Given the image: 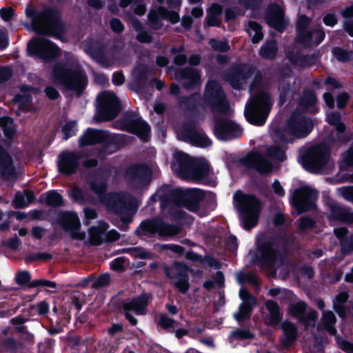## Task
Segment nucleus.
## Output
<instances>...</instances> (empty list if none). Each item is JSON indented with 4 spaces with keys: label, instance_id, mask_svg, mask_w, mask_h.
Returning <instances> with one entry per match:
<instances>
[{
    "label": "nucleus",
    "instance_id": "f257e3e1",
    "mask_svg": "<svg viewBox=\"0 0 353 353\" xmlns=\"http://www.w3.org/2000/svg\"><path fill=\"white\" fill-rule=\"evenodd\" d=\"M159 200L162 212L172 221L182 222L188 215L180 209L184 208L192 212H198L205 199V190L192 188L185 190L173 188L169 184H163L159 190Z\"/></svg>",
    "mask_w": 353,
    "mask_h": 353
},
{
    "label": "nucleus",
    "instance_id": "f03ea898",
    "mask_svg": "<svg viewBox=\"0 0 353 353\" xmlns=\"http://www.w3.org/2000/svg\"><path fill=\"white\" fill-rule=\"evenodd\" d=\"M296 237L293 234H276L268 239L256 241V248L252 256V263L264 270H276L278 260L283 259L294 245Z\"/></svg>",
    "mask_w": 353,
    "mask_h": 353
},
{
    "label": "nucleus",
    "instance_id": "7ed1b4c3",
    "mask_svg": "<svg viewBox=\"0 0 353 353\" xmlns=\"http://www.w3.org/2000/svg\"><path fill=\"white\" fill-rule=\"evenodd\" d=\"M26 17L31 19L34 32L58 39L65 32V26L60 11L54 7L44 6L39 11L34 8L26 10Z\"/></svg>",
    "mask_w": 353,
    "mask_h": 353
},
{
    "label": "nucleus",
    "instance_id": "20e7f679",
    "mask_svg": "<svg viewBox=\"0 0 353 353\" xmlns=\"http://www.w3.org/2000/svg\"><path fill=\"white\" fill-rule=\"evenodd\" d=\"M52 80L55 85L80 97L88 85V77L80 67L73 68L68 61H59L52 67Z\"/></svg>",
    "mask_w": 353,
    "mask_h": 353
},
{
    "label": "nucleus",
    "instance_id": "39448f33",
    "mask_svg": "<svg viewBox=\"0 0 353 353\" xmlns=\"http://www.w3.org/2000/svg\"><path fill=\"white\" fill-rule=\"evenodd\" d=\"M234 201L241 215L243 229L251 230L258 224L263 206L261 201L253 194L238 190L234 195Z\"/></svg>",
    "mask_w": 353,
    "mask_h": 353
},
{
    "label": "nucleus",
    "instance_id": "423d86ee",
    "mask_svg": "<svg viewBox=\"0 0 353 353\" xmlns=\"http://www.w3.org/2000/svg\"><path fill=\"white\" fill-rule=\"evenodd\" d=\"M314 129L312 119L306 115L292 114L286 125L274 130V137L285 143H292L294 138H305Z\"/></svg>",
    "mask_w": 353,
    "mask_h": 353
},
{
    "label": "nucleus",
    "instance_id": "0eeeda50",
    "mask_svg": "<svg viewBox=\"0 0 353 353\" xmlns=\"http://www.w3.org/2000/svg\"><path fill=\"white\" fill-rule=\"evenodd\" d=\"M125 143V135H111L108 130L88 128L79 138L80 147L102 145L109 154L117 151Z\"/></svg>",
    "mask_w": 353,
    "mask_h": 353
},
{
    "label": "nucleus",
    "instance_id": "6e6552de",
    "mask_svg": "<svg viewBox=\"0 0 353 353\" xmlns=\"http://www.w3.org/2000/svg\"><path fill=\"white\" fill-rule=\"evenodd\" d=\"M272 102L268 92L260 91L247 104L244 111L246 120L252 125L262 126L270 114Z\"/></svg>",
    "mask_w": 353,
    "mask_h": 353
},
{
    "label": "nucleus",
    "instance_id": "1a4fd4ad",
    "mask_svg": "<svg viewBox=\"0 0 353 353\" xmlns=\"http://www.w3.org/2000/svg\"><path fill=\"white\" fill-rule=\"evenodd\" d=\"M114 127L118 130L136 135L143 142L148 141L150 137L151 128L136 112L127 110L114 123Z\"/></svg>",
    "mask_w": 353,
    "mask_h": 353
},
{
    "label": "nucleus",
    "instance_id": "9d476101",
    "mask_svg": "<svg viewBox=\"0 0 353 353\" xmlns=\"http://www.w3.org/2000/svg\"><path fill=\"white\" fill-rule=\"evenodd\" d=\"M331 156V149L325 143L307 148L301 155L303 168L313 174H319L325 168Z\"/></svg>",
    "mask_w": 353,
    "mask_h": 353
},
{
    "label": "nucleus",
    "instance_id": "9b49d317",
    "mask_svg": "<svg viewBox=\"0 0 353 353\" xmlns=\"http://www.w3.org/2000/svg\"><path fill=\"white\" fill-rule=\"evenodd\" d=\"M97 112L94 119L98 122L112 121L121 112L120 101L113 92H102L97 96Z\"/></svg>",
    "mask_w": 353,
    "mask_h": 353
},
{
    "label": "nucleus",
    "instance_id": "f8f14e48",
    "mask_svg": "<svg viewBox=\"0 0 353 353\" xmlns=\"http://www.w3.org/2000/svg\"><path fill=\"white\" fill-rule=\"evenodd\" d=\"M28 54L37 57L45 63H50L61 54V50L53 41L41 37L32 39L27 45Z\"/></svg>",
    "mask_w": 353,
    "mask_h": 353
},
{
    "label": "nucleus",
    "instance_id": "ddd939ff",
    "mask_svg": "<svg viewBox=\"0 0 353 353\" xmlns=\"http://www.w3.org/2000/svg\"><path fill=\"white\" fill-rule=\"evenodd\" d=\"M203 101L212 110L219 113H226L230 109L225 93L221 84L216 80L207 83L203 93Z\"/></svg>",
    "mask_w": 353,
    "mask_h": 353
},
{
    "label": "nucleus",
    "instance_id": "4468645a",
    "mask_svg": "<svg viewBox=\"0 0 353 353\" xmlns=\"http://www.w3.org/2000/svg\"><path fill=\"white\" fill-rule=\"evenodd\" d=\"M165 276L172 280L173 287L179 292L185 294L190 289V268L182 261H174L171 265L163 267Z\"/></svg>",
    "mask_w": 353,
    "mask_h": 353
},
{
    "label": "nucleus",
    "instance_id": "2eb2a0df",
    "mask_svg": "<svg viewBox=\"0 0 353 353\" xmlns=\"http://www.w3.org/2000/svg\"><path fill=\"white\" fill-rule=\"evenodd\" d=\"M124 179L132 188L136 190H141L147 188L150 184L152 170L146 164L132 163L125 169Z\"/></svg>",
    "mask_w": 353,
    "mask_h": 353
},
{
    "label": "nucleus",
    "instance_id": "dca6fc26",
    "mask_svg": "<svg viewBox=\"0 0 353 353\" xmlns=\"http://www.w3.org/2000/svg\"><path fill=\"white\" fill-rule=\"evenodd\" d=\"M319 192L305 185L296 188L292 196L291 203L299 214H303L316 208V201Z\"/></svg>",
    "mask_w": 353,
    "mask_h": 353
},
{
    "label": "nucleus",
    "instance_id": "f3484780",
    "mask_svg": "<svg viewBox=\"0 0 353 353\" xmlns=\"http://www.w3.org/2000/svg\"><path fill=\"white\" fill-rule=\"evenodd\" d=\"M104 202L109 212L120 216L121 222L128 224L132 219L129 213V203L126 196L120 192H110L105 195Z\"/></svg>",
    "mask_w": 353,
    "mask_h": 353
},
{
    "label": "nucleus",
    "instance_id": "a211bd4d",
    "mask_svg": "<svg viewBox=\"0 0 353 353\" xmlns=\"http://www.w3.org/2000/svg\"><path fill=\"white\" fill-rule=\"evenodd\" d=\"M255 70L256 68L252 65L235 64L225 73L224 79L234 90H240L246 81L254 74Z\"/></svg>",
    "mask_w": 353,
    "mask_h": 353
},
{
    "label": "nucleus",
    "instance_id": "6ab92c4d",
    "mask_svg": "<svg viewBox=\"0 0 353 353\" xmlns=\"http://www.w3.org/2000/svg\"><path fill=\"white\" fill-rule=\"evenodd\" d=\"M213 134L219 141H229L241 137L243 129L230 119L219 117L214 120Z\"/></svg>",
    "mask_w": 353,
    "mask_h": 353
},
{
    "label": "nucleus",
    "instance_id": "aec40b11",
    "mask_svg": "<svg viewBox=\"0 0 353 353\" xmlns=\"http://www.w3.org/2000/svg\"><path fill=\"white\" fill-rule=\"evenodd\" d=\"M239 163L243 167L252 169L261 175H267L273 170L272 163L259 151L251 150L239 159Z\"/></svg>",
    "mask_w": 353,
    "mask_h": 353
},
{
    "label": "nucleus",
    "instance_id": "412c9836",
    "mask_svg": "<svg viewBox=\"0 0 353 353\" xmlns=\"http://www.w3.org/2000/svg\"><path fill=\"white\" fill-rule=\"evenodd\" d=\"M57 221L64 230L70 231L71 239L79 241L85 239V232H80L81 223L77 213L71 211L60 212Z\"/></svg>",
    "mask_w": 353,
    "mask_h": 353
},
{
    "label": "nucleus",
    "instance_id": "4be33fe9",
    "mask_svg": "<svg viewBox=\"0 0 353 353\" xmlns=\"http://www.w3.org/2000/svg\"><path fill=\"white\" fill-rule=\"evenodd\" d=\"M81 155L74 151H61L57 159L58 172L65 176L75 174L79 167Z\"/></svg>",
    "mask_w": 353,
    "mask_h": 353
},
{
    "label": "nucleus",
    "instance_id": "5701e85b",
    "mask_svg": "<svg viewBox=\"0 0 353 353\" xmlns=\"http://www.w3.org/2000/svg\"><path fill=\"white\" fill-rule=\"evenodd\" d=\"M267 24L279 32H283L288 27L284 19V11L277 3L268 6L265 17Z\"/></svg>",
    "mask_w": 353,
    "mask_h": 353
},
{
    "label": "nucleus",
    "instance_id": "b1692460",
    "mask_svg": "<svg viewBox=\"0 0 353 353\" xmlns=\"http://www.w3.org/2000/svg\"><path fill=\"white\" fill-rule=\"evenodd\" d=\"M188 177L200 181L205 185L211 187L216 185V183L210 177V167L205 160H196Z\"/></svg>",
    "mask_w": 353,
    "mask_h": 353
},
{
    "label": "nucleus",
    "instance_id": "393cba45",
    "mask_svg": "<svg viewBox=\"0 0 353 353\" xmlns=\"http://www.w3.org/2000/svg\"><path fill=\"white\" fill-rule=\"evenodd\" d=\"M329 214L327 219L330 221H339L342 223H353V212L351 208L333 201L328 205Z\"/></svg>",
    "mask_w": 353,
    "mask_h": 353
},
{
    "label": "nucleus",
    "instance_id": "a878e982",
    "mask_svg": "<svg viewBox=\"0 0 353 353\" xmlns=\"http://www.w3.org/2000/svg\"><path fill=\"white\" fill-rule=\"evenodd\" d=\"M317 103L318 97L315 91L306 89L303 91L302 96L298 101V106L303 113L315 115L320 111Z\"/></svg>",
    "mask_w": 353,
    "mask_h": 353
},
{
    "label": "nucleus",
    "instance_id": "bb28decb",
    "mask_svg": "<svg viewBox=\"0 0 353 353\" xmlns=\"http://www.w3.org/2000/svg\"><path fill=\"white\" fill-rule=\"evenodd\" d=\"M0 176L2 180H10L17 176L12 156L0 143Z\"/></svg>",
    "mask_w": 353,
    "mask_h": 353
},
{
    "label": "nucleus",
    "instance_id": "cd10ccee",
    "mask_svg": "<svg viewBox=\"0 0 353 353\" xmlns=\"http://www.w3.org/2000/svg\"><path fill=\"white\" fill-rule=\"evenodd\" d=\"M176 75L177 77L184 80L182 83V87L188 91L193 90L200 85L201 75L199 71L196 69L185 67L181 68Z\"/></svg>",
    "mask_w": 353,
    "mask_h": 353
},
{
    "label": "nucleus",
    "instance_id": "c85d7f7f",
    "mask_svg": "<svg viewBox=\"0 0 353 353\" xmlns=\"http://www.w3.org/2000/svg\"><path fill=\"white\" fill-rule=\"evenodd\" d=\"M151 295L150 293H141L137 296L133 297L130 301L123 303V310H132L137 315H145L149 305Z\"/></svg>",
    "mask_w": 353,
    "mask_h": 353
},
{
    "label": "nucleus",
    "instance_id": "c756f323",
    "mask_svg": "<svg viewBox=\"0 0 353 353\" xmlns=\"http://www.w3.org/2000/svg\"><path fill=\"white\" fill-rule=\"evenodd\" d=\"M319 54L314 52L310 54H301L299 52L292 53L288 56L289 61L301 68H310L316 64Z\"/></svg>",
    "mask_w": 353,
    "mask_h": 353
},
{
    "label": "nucleus",
    "instance_id": "7c9ffc66",
    "mask_svg": "<svg viewBox=\"0 0 353 353\" xmlns=\"http://www.w3.org/2000/svg\"><path fill=\"white\" fill-rule=\"evenodd\" d=\"M283 330V338L281 345L285 347L290 346L296 339L298 330L296 325L289 321H285L281 325Z\"/></svg>",
    "mask_w": 353,
    "mask_h": 353
},
{
    "label": "nucleus",
    "instance_id": "2f4dec72",
    "mask_svg": "<svg viewBox=\"0 0 353 353\" xmlns=\"http://www.w3.org/2000/svg\"><path fill=\"white\" fill-rule=\"evenodd\" d=\"M265 307L269 312L270 316L265 321V323L272 327L279 325L282 320L283 315L280 312L278 303L269 299L265 302Z\"/></svg>",
    "mask_w": 353,
    "mask_h": 353
},
{
    "label": "nucleus",
    "instance_id": "473e14b6",
    "mask_svg": "<svg viewBox=\"0 0 353 353\" xmlns=\"http://www.w3.org/2000/svg\"><path fill=\"white\" fill-rule=\"evenodd\" d=\"M158 217L146 219L139 224L135 230L137 236H147L152 237L157 232Z\"/></svg>",
    "mask_w": 353,
    "mask_h": 353
},
{
    "label": "nucleus",
    "instance_id": "72a5a7b5",
    "mask_svg": "<svg viewBox=\"0 0 353 353\" xmlns=\"http://www.w3.org/2000/svg\"><path fill=\"white\" fill-rule=\"evenodd\" d=\"M176 160L179 165V171L181 175L188 177L196 159H193L188 154L180 152L176 154Z\"/></svg>",
    "mask_w": 353,
    "mask_h": 353
},
{
    "label": "nucleus",
    "instance_id": "f704fd0d",
    "mask_svg": "<svg viewBox=\"0 0 353 353\" xmlns=\"http://www.w3.org/2000/svg\"><path fill=\"white\" fill-rule=\"evenodd\" d=\"M35 194L31 190H24L23 194L21 192L15 193L12 205L15 209H23L35 200Z\"/></svg>",
    "mask_w": 353,
    "mask_h": 353
},
{
    "label": "nucleus",
    "instance_id": "c9c22d12",
    "mask_svg": "<svg viewBox=\"0 0 353 353\" xmlns=\"http://www.w3.org/2000/svg\"><path fill=\"white\" fill-rule=\"evenodd\" d=\"M279 104L283 105L288 101L291 100L295 94L294 83L288 81H281L278 86Z\"/></svg>",
    "mask_w": 353,
    "mask_h": 353
},
{
    "label": "nucleus",
    "instance_id": "e433bc0d",
    "mask_svg": "<svg viewBox=\"0 0 353 353\" xmlns=\"http://www.w3.org/2000/svg\"><path fill=\"white\" fill-rule=\"evenodd\" d=\"M103 170L98 168L94 171L95 179L90 183V187L92 192L99 196H102L108 190L107 181L101 176Z\"/></svg>",
    "mask_w": 353,
    "mask_h": 353
},
{
    "label": "nucleus",
    "instance_id": "4c0bfd02",
    "mask_svg": "<svg viewBox=\"0 0 353 353\" xmlns=\"http://www.w3.org/2000/svg\"><path fill=\"white\" fill-rule=\"evenodd\" d=\"M39 201L52 208H59L64 204L62 195L54 190L48 191L45 194H41L39 197Z\"/></svg>",
    "mask_w": 353,
    "mask_h": 353
},
{
    "label": "nucleus",
    "instance_id": "58836bf2",
    "mask_svg": "<svg viewBox=\"0 0 353 353\" xmlns=\"http://www.w3.org/2000/svg\"><path fill=\"white\" fill-rule=\"evenodd\" d=\"M256 303H252V302H247L244 301L239 306V310L234 313V319L239 323L241 324L243 322L250 320L253 312V306Z\"/></svg>",
    "mask_w": 353,
    "mask_h": 353
},
{
    "label": "nucleus",
    "instance_id": "ea45409f",
    "mask_svg": "<svg viewBox=\"0 0 353 353\" xmlns=\"http://www.w3.org/2000/svg\"><path fill=\"white\" fill-rule=\"evenodd\" d=\"M278 53L276 41L274 39L267 40L261 46L259 52V56L267 60L274 59Z\"/></svg>",
    "mask_w": 353,
    "mask_h": 353
},
{
    "label": "nucleus",
    "instance_id": "a19ab883",
    "mask_svg": "<svg viewBox=\"0 0 353 353\" xmlns=\"http://www.w3.org/2000/svg\"><path fill=\"white\" fill-rule=\"evenodd\" d=\"M198 131L194 121H187L182 122L179 134L182 141L190 143Z\"/></svg>",
    "mask_w": 353,
    "mask_h": 353
},
{
    "label": "nucleus",
    "instance_id": "79ce46f5",
    "mask_svg": "<svg viewBox=\"0 0 353 353\" xmlns=\"http://www.w3.org/2000/svg\"><path fill=\"white\" fill-rule=\"evenodd\" d=\"M248 27L250 30H248V32L252 37V43L256 44L259 43L263 38L261 25L256 21H249Z\"/></svg>",
    "mask_w": 353,
    "mask_h": 353
},
{
    "label": "nucleus",
    "instance_id": "37998d69",
    "mask_svg": "<svg viewBox=\"0 0 353 353\" xmlns=\"http://www.w3.org/2000/svg\"><path fill=\"white\" fill-rule=\"evenodd\" d=\"M216 196L213 192L205 191V199L202 200L201 207H203L204 215H207L216 208Z\"/></svg>",
    "mask_w": 353,
    "mask_h": 353
},
{
    "label": "nucleus",
    "instance_id": "c03bdc74",
    "mask_svg": "<svg viewBox=\"0 0 353 353\" xmlns=\"http://www.w3.org/2000/svg\"><path fill=\"white\" fill-rule=\"evenodd\" d=\"M160 237L172 236L177 234L175 225L169 224L162 219L158 218L157 232Z\"/></svg>",
    "mask_w": 353,
    "mask_h": 353
},
{
    "label": "nucleus",
    "instance_id": "a18cd8bd",
    "mask_svg": "<svg viewBox=\"0 0 353 353\" xmlns=\"http://www.w3.org/2000/svg\"><path fill=\"white\" fill-rule=\"evenodd\" d=\"M14 123V119L9 116H3L0 117V128L3 131L4 136L12 139L16 134L15 129L11 125Z\"/></svg>",
    "mask_w": 353,
    "mask_h": 353
},
{
    "label": "nucleus",
    "instance_id": "49530a36",
    "mask_svg": "<svg viewBox=\"0 0 353 353\" xmlns=\"http://www.w3.org/2000/svg\"><path fill=\"white\" fill-rule=\"evenodd\" d=\"M201 96L198 93L192 94L183 99L182 103L189 111L197 112L201 106Z\"/></svg>",
    "mask_w": 353,
    "mask_h": 353
},
{
    "label": "nucleus",
    "instance_id": "de8ad7c7",
    "mask_svg": "<svg viewBox=\"0 0 353 353\" xmlns=\"http://www.w3.org/2000/svg\"><path fill=\"white\" fill-rule=\"evenodd\" d=\"M194 146L205 148L212 145V140L207 136L203 129H199L194 139L189 143Z\"/></svg>",
    "mask_w": 353,
    "mask_h": 353
},
{
    "label": "nucleus",
    "instance_id": "09e8293b",
    "mask_svg": "<svg viewBox=\"0 0 353 353\" xmlns=\"http://www.w3.org/2000/svg\"><path fill=\"white\" fill-rule=\"evenodd\" d=\"M12 101L14 104L18 105L19 110L23 112H27L32 104V97L29 94H17L14 97Z\"/></svg>",
    "mask_w": 353,
    "mask_h": 353
},
{
    "label": "nucleus",
    "instance_id": "8fccbe9b",
    "mask_svg": "<svg viewBox=\"0 0 353 353\" xmlns=\"http://www.w3.org/2000/svg\"><path fill=\"white\" fill-rule=\"evenodd\" d=\"M89 234L88 244L90 245L98 246L102 244L103 240L102 238L103 230L97 226H91L88 228Z\"/></svg>",
    "mask_w": 353,
    "mask_h": 353
},
{
    "label": "nucleus",
    "instance_id": "3c124183",
    "mask_svg": "<svg viewBox=\"0 0 353 353\" xmlns=\"http://www.w3.org/2000/svg\"><path fill=\"white\" fill-rule=\"evenodd\" d=\"M306 308V303L303 301H299L290 306L289 313L290 315L296 318L301 322V320H303Z\"/></svg>",
    "mask_w": 353,
    "mask_h": 353
},
{
    "label": "nucleus",
    "instance_id": "603ef678",
    "mask_svg": "<svg viewBox=\"0 0 353 353\" xmlns=\"http://www.w3.org/2000/svg\"><path fill=\"white\" fill-rule=\"evenodd\" d=\"M333 56L341 63L350 62L353 57V51L344 49L341 47H334L332 49Z\"/></svg>",
    "mask_w": 353,
    "mask_h": 353
},
{
    "label": "nucleus",
    "instance_id": "864d4df0",
    "mask_svg": "<svg viewBox=\"0 0 353 353\" xmlns=\"http://www.w3.org/2000/svg\"><path fill=\"white\" fill-rule=\"evenodd\" d=\"M314 36V30H303L296 32L295 41L304 47H310L312 45V38Z\"/></svg>",
    "mask_w": 353,
    "mask_h": 353
},
{
    "label": "nucleus",
    "instance_id": "5fc2aeb1",
    "mask_svg": "<svg viewBox=\"0 0 353 353\" xmlns=\"http://www.w3.org/2000/svg\"><path fill=\"white\" fill-rule=\"evenodd\" d=\"M0 350L7 353H18V343L12 337L0 341Z\"/></svg>",
    "mask_w": 353,
    "mask_h": 353
},
{
    "label": "nucleus",
    "instance_id": "6e6d98bb",
    "mask_svg": "<svg viewBox=\"0 0 353 353\" xmlns=\"http://www.w3.org/2000/svg\"><path fill=\"white\" fill-rule=\"evenodd\" d=\"M91 56L96 61L101 64H106L108 58L104 48L102 46H92L90 48Z\"/></svg>",
    "mask_w": 353,
    "mask_h": 353
},
{
    "label": "nucleus",
    "instance_id": "4d7b16f0",
    "mask_svg": "<svg viewBox=\"0 0 353 353\" xmlns=\"http://www.w3.org/2000/svg\"><path fill=\"white\" fill-rule=\"evenodd\" d=\"M211 48L219 52H227L230 50L229 42L226 39H210L208 42Z\"/></svg>",
    "mask_w": 353,
    "mask_h": 353
},
{
    "label": "nucleus",
    "instance_id": "13d9d810",
    "mask_svg": "<svg viewBox=\"0 0 353 353\" xmlns=\"http://www.w3.org/2000/svg\"><path fill=\"white\" fill-rule=\"evenodd\" d=\"M254 337V334L248 329L236 328L230 333V338L236 340L253 339Z\"/></svg>",
    "mask_w": 353,
    "mask_h": 353
},
{
    "label": "nucleus",
    "instance_id": "bf43d9fd",
    "mask_svg": "<svg viewBox=\"0 0 353 353\" xmlns=\"http://www.w3.org/2000/svg\"><path fill=\"white\" fill-rule=\"evenodd\" d=\"M268 156L280 161H283L286 159L285 148L281 145H274L268 149Z\"/></svg>",
    "mask_w": 353,
    "mask_h": 353
},
{
    "label": "nucleus",
    "instance_id": "052dcab7",
    "mask_svg": "<svg viewBox=\"0 0 353 353\" xmlns=\"http://www.w3.org/2000/svg\"><path fill=\"white\" fill-rule=\"evenodd\" d=\"M111 282V277L108 273H103L100 274L96 279H94L91 284V288L93 289H100L103 287L108 286Z\"/></svg>",
    "mask_w": 353,
    "mask_h": 353
},
{
    "label": "nucleus",
    "instance_id": "680f3d73",
    "mask_svg": "<svg viewBox=\"0 0 353 353\" xmlns=\"http://www.w3.org/2000/svg\"><path fill=\"white\" fill-rule=\"evenodd\" d=\"M148 19L150 23V27L152 30H159L162 28L163 24L157 11H150L148 14Z\"/></svg>",
    "mask_w": 353,
    "mask_h": 353
},
{
    "label": "nucleus",
    "instance_id": "e2e57ef3",
    "mask_svg": "<svg viewBox=\"0 0 353 353\" xmlns=\"http://www.w3.org/2000/svg\"><path fill=\"white\" fill-rule=\"evenodd\" d=\"M30 280L31 274L27 270L19 271L15 275V282L21 286L28 285L29 287V284L32 282Z\"/></svg>",
    "mask_w": 353,
    "mask_h": 353
},
{
    "label": "nucleus",
    "instance_id": "0e129e2a",
    "mask_svg": "<svg viewBox=\"0 0 353 353\" xmlns=\"http://www.w3.org/2000/svg\"><path fill=\"white\" fill-rule=\"evenodd\" d=\"M76 125V121H70L63 125L61 131L63 134L64 140H68L76 134V132L77 131V129L75 128Z\"/></svg>",
    "mask_w": 353,
    "mask_h": 353
},
{
    "label": "nucleus",
    "instance_id": "69168bd1",
    "mask_svg": "<svg viewBox=\"0 0 353 353\" xmlns=\"http://www.w3.org/2000/svg\"><path fill=\"white\" fill-rule=\"evenodd\" d=\"M341 253L345 256L350 254L353 252V234H350L347 239H343L340 243Z\"/></svg>",
    "mask_w": 353,
    "mask_h": 353
},
{
    "label": "nucleus",
    "instance_id": "338daca9",
    "mask_svg": "<svg viewBox=\"0 0 353 353\" xmlns=\"http://www.w3.org/2000/svg\"><path fill=\"white\" fill-rule=\"evenodd\" d=\"M263 0H239V3L247 10L254 11L259 10L261 8Z\"/></svg>",
    "mask_w": 353,
    "mask_h": 353
},
{
    "label": "nucleus",
    "instance_id": "774afa93",
    "mask_svg": "<svg viewBox=\"0 0 353 353\" xmlns=\"http://www.w3.org/2000/svg\"><path fill=\"white\" fill-rule=\"evenodd\" d=\"M336 343L339 348L345 353H353V343L343 339L341 336H336Z\"/></svg>",
    "mask_w": 353,
    "mask_h": 353
}]
</instances>
